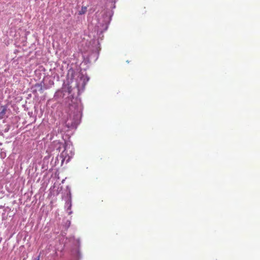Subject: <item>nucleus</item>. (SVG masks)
Listing matches in <instances>:
<instances>
[{"label": "nucleus", "mask_w": 260, "mask_h": 260, "mask_svg": "<svg viewBox=\"0 0 260 260\" xmlns=\"http://www.w3.org/2000/svg\"><path fill=\"white\" fill-rule=\"evenodd\" d=\"M57 145H58V146L56 148L57 150L60 151L62 147H63L64 149L60 155H58L56 157L54 162L52 159L51 164L52 165V167L58 166L59 164V161H60V166L63 165L65 161L66 164L68 163L75 154L74 148L71 141H65L63 143L58 142Z\"/></svg>", "instance_id": "obj_2"}, {"label": "nucleus", "mask_w": 260, "mask_h": 260, "mask_svg": "<svg viewBox=\"0 0 260 260\" xmlns=\"http://www.w3.org/2000/svg\"><path fill=\"white\" fill-rule=\"evenodd\" d=\"M41 254V253L40 252L37 256H36L35 257H33L32 260H40Z\"/></svg>", "instance_id": "obj_18"}, {"label": "nucleus", "mask_w": 260, "mask_h": 260, "mask_svg": "<svg viewBox=\"0 0 260 260\" xmlns=\"http://www.w3.org/2000/svg\"><path fill=\"white\" fill-rule=\"evenodd\" d=\"M15 45H16V47H19L20 46V45H16V43H15Z\"/></svg>", "instance_id": "obj_29"}, {"label": "nucleus", "mask_w": 260, "mask_h": 260, "mask_svg": "<svg viewBox=\"0 0 260 260\" xmlns=\"http://www.w3.org/2000/svg\"><path fill=\"white\" fill-rule=\"evenodd\" d=\"M15 45H16V47H19L20 46V45H16V43H15Z\"/></svg>", "instance_id": "obj_26"}, {"label": "nucleus", "mask_w": 260, "mask_h": 260, "mask_svg": "<svg viewBox=\"0 0 260 260\" xmlns=\"http://www.w3.org/2000/svg\"><path fill=\"white\" fill-rule=\"evenodd\" d=\"M85 68L74 70L70 68L67 75V84L63 82L60 89L54 95L55 99H63L66 106L65 112L62 116V122L68 129H75L81 121L83 106L80 94L84 91L85 87L90 79Z\"/></svg>", "instance_id": "obj_1"}, {"label": "nucleus", "mask_w": 260, "mask_h": 260, "mask_svg": "<svg viewBox=\"0 0 260 260\" xmlns=\"http://www.w3.org/2000/svg\"><path fill=\"white\" fill-rule=\"evenodd\" d=\"M113 14V11H107L102 15V17L99 19L95 29L97 35H99V37H101V35H102V34L107 30Z\"/></svg>", "instance_id": "obj_3"}, {"label": "nucleus", "mask_w": 260, "mask_h": 260, "mask_svg": "<svg viewBox=\"0 0 260 260\" xmlns=\"http://www.w3.org/2000/svg\"><path fill=\"white\" fill-rule=\"evenodd\" d=\"M11 209L9 207H7L4 208L3 210V212L2 214V220H6L8 217H13L14 215V214L13 215H9V213L11 211Z\"/></svg>", "instance_id": "obj_10"}, {"label": "nucleus", "mask_w": 260, "mask_h": 260, "mask_svg": "<svg viewBox=\"0 0 260 260\" xmlns=\"http://www.w3.org/2000/svg\"><path fill=\"white\" fill-rule=\"evenodd\" d=\"M50 158V155H47L44 157L43 162L46 163L47 164H48L49 162V159Z\"/></svg>", "instance_id": "obj_17"}, {"label": "nucleus", "mask_w": 260, "mask_h": 260, "mask_svg": "<svg viewBox=\"0 0 260 260\" xmlns=\"http://www.w3.org/2000/svg\"><path fill=\"white\" fill-rule=\"evenodd\" d=\"M29 34V31H26L25 32L24 35L25 36L24 37L22 38V43H23V46H25V44H24L25 42L26 41V36Z\"/></svg>", "instance_id": "obj_14"}, {"label": "nucleus", "mask_w": 260, "mask_h": 260, "mask_svg": "<svg viewBox=\"0 0 260 260\" xmlns=\"http://www.w3.org/2000/svg\"><path fill=\"white\" fill-rule=\"evenodd\" d=\"M9 130V126H7V127L4 130V132L5 133L8 132Z\"/></svg>", "instance_id": "obj_21"}, {"label": "nucleus", "mask_w": 260, "mask_h": 260, "mask_svg": "<svg viewBox=\"0 0 260 260\" xmlns=\"http://www.w3.org/2000/svg\"><path fill=\"white\" fill-rule=\"evenodd\" d=\"M100 50V43L99 41H97L94 49L90 51L82 53L83 61L81 64L87 65L91 62H95L99 58Z\"/></svg>", "instance_id": "obj_4"}, {"label": "nucleus", "mask_w": 260, "mask_h": 260, "mask_svg": "<svg viewBox=\"0 0 260 260\" xmlns=\"http://www.w3.org/2000/svg\"><path fill=\"white\" fill-rule=\"evenodd\" d=\"M19 52V50H17V49H15L14 51V54H16L17 53H18Z\"/></svg>", "instance_id": "obj_22"}, {"label": "nucleus", "mask_w": 260, "mask_h": 260, "mask_svg": "<svg viewBox=\"0 0 260 260\" xmlns=\"http://www.w3.org/2000/svg\"><path fill=\"white\" fill-rule=\"evenodd\" d=\"M30 89L32 93L34 94H37L38 91L40 93H42L46 90L42 81L40 83H37L32 85Z\"/></svg>", "instance_id": "obj_8"}, {"label": "nucleus", "mask_w": 260, "mask_h": 260, "mask_svg": "<svg viewBox=\"0 0 260 260\" xmlns=\"http://www.w3.org/2000/svg\"><path fill=\"white\" fill-rule=\"evenodd\" d=\"M13 60V62H15V61H17V59H15V57H14L12 59Z\"/></svg>", "instance_id": "obj_23"}, {"label": "nucleus", "mask_w": 260, "mask_h": 260, "mask_svg": "<svg viewBox=\"0 0 260 260\" xmlns=\"http://www.w3.org/2000/svg\"><path fill=\"white\" fill-rule=\"evenodd\" d=\"M15 45H16V47H19L20 46V45H16V43H15Z\"/></svg>", "instance_id": "obj_28"}, {"label": "nucleus", "mask_w": 260, "mask_h": 260, "mask_svg": "<svg viewBox=\"0 0 260 260\" xmlns=\"http://www.w3.org/2000/svg\"><path fill=\"white\" fill-rule=\"evenodd\" d=\"M61 182L63 183V182H64V180H62V181H61Z\"/></svg>", "instance_id": "obj_30"}, {"label": "nucleus", "mask_w": 260, "mask_h": 260, "mask_svg": "<svg viewBox=\"0 0 260 260\" xmlns=\"http://www.w3.org/2000/svg\"><path fill=\"white\" fill-rule=\"evenodd\" d=\"M42 169L43 170V171L47 170L48 169V164H47L45 162H43L42 165Z\"/></svg>", "instance_id": "obj_16"}, {"label": "nucleus", "mask_w": 260, "mask_h": 260, "mask_svg": "<svg viewBox=\"0 0 260 260\" xmlns=\"http://www.w3.org/2000/svg\"><path fill=\"white\" fill-rule=\"evenodd\" d=\"M2 144L0 142V145H2Z\"/></svg>", "instance_id": "obj_31"}, {"label": "nucleus", "mask_w": 260, "mask_h": 260, "mask_svg": "<svg viewBox=\"0 0 260 260\" xmlns=\"http://www.w3.org/2000/svg\"><path fill=\"white\" fill-rule=\"evenodd\" d=\"M116 0H115V1H114V4H112V6L111 7V8L114 9V8H115V7H116V6H115V3H116Z\"/></svg>", "instance_id": "obj_20"}, {"label": "nucleus", "mask_w": 260, "mask_h": 260, "mask_svg": "<svg viewBox=\"0 0 260 260\" xmlns=\"http://www.w3.org/2000/svg\"><path fill=\"white\" fill-rule=\"evenodd\" d=\"M61 198L65 201L64 208L69 215L73 213L71 210L72 206V193L71 188L69 185H67L64 189L61 192Z\"/></svg>", "instance_id": "obj_7"}, {"label": "nucleus", "mask_w": 260, "mask_h": 260, "mask_svg": "<svg viewBox=\"0 0 260 260\" xmlns=\"http://www.w3.org/2000/svg\"><path fill=\"white\" fill-rule=\"evenodd\" d=\"M60 121H61V123L62 124V125H63V129L66 132V133H67V134L66 135V137H67V138H65V139H63V140L64 141H70V139L71 135H73V131L76 130L77 129V128L75 129H68V128L66 127L65 124L62 122V117L61 118ZM63 139H64V138H63Z\"/></svg>", "instance_id": "obj_9"}, {"label": "nucleus", "mask_w": 260, "mask_h": 260, "mask_svg": "<svg viewBox=\"0 0 260 260\" xmlns=\"http://www.w3.org/2000/svg\"><path fill=\"white\" fill-rule=\"evenodd\" d=\"M28 115L30 117H33V112H32V111L28 112Z\"/></svg>", "instance_id": "obj_19"}, {"label": "nucleus", "mask_w": 260, "mask_h": 260, "mask_svg": "<svg viewBox=\"0 0 260 260\" xmlns=\"http://www.w3.org/2000/svg\"><path fill=\"white\" fill-rule=\"evenodd\" d=\"M8 109V105H3L0 107V119L4 118Z\"/></svg>", "instance_id": "obj_11"}, {"label": "nucleus", "mask_w": 260, "mask_h": 260, "mask_svg": "<svg viewBox=\"0 0 260 260\" xmlns=\"http://www.w3.org/2000/svg\"><path fill=\"white\" fill-rule=\"evenodd\" d=\"M98 39L97 40H94V39H93L92 40V44H94L95 46H96V41H99V39H101V40L103 39V38L104 37L103 33L102 34V35H101V37H99V35H98Z\"/></svg>", "instance_id": "obj_15"}, {"label": "nucleus", "mask_w": 260, "mask_h": 260, "mask_svg": "<svg viewBox=\"0 0 260 260\" xmlns=\"http://www.w3.org/2000/svg\"><path fill=\"white\" fill-rule=\"evenodd\" d=\"M72 241V245L71 248V255L72 260H80L82 258V254L80 251L81 242L79 238L75 239L74 236L69 240Z\"/></svg>", "instance_id": "obj_6"}, {"label": "nucleus", "mask_w": 260, "mask_h": 260, "mask_svg": "<svg viewBox=\"0 0 260 260\" xmlns=\"http://www.w3.org/2000/svg\"><path fill=\"white\" fill-rule=\"evenodd\" d=\"M56 80L57 81L59 80V76L56 72V69L53 68L50 69L49 73H47L45 75L42 82L43 83L45 89L47 90L51 88L54 84V80Z\"/></svg>", "instance_id": "obj_5"}, {"label": "nucleus", "mask_w": 260, "mask_h": 260, "mask_svg": "<svg viewBox=\"0 0 260 260\" xmlns=\"http://www.w3.org/2000/svg\"><path fill=\"white\" fill-rule=\"evenodd\" d=\"M15 45H16V47H19L20 46V45H16V43H15Z\"/></svg>", "instance_id": "obj_27"}, {"label": "nucleus", "mask_w": 260, "mask_h": 260, "mask_svg": "<svg viewBox=\"0 0 260 260\" xmlns=\"http://www.w3.org/2000/svg\"><path fill=\"white\" fill-rule=\"evenodd\" d=\"M87 11V7L86 6H82L81 7V10L79 11L78 14L79 15H83Z\"/></svg>", "instance_id": "obj_12"}, {"label": "nucleus", "mask_w": 260, "mask_h": 260, "mask_svg": "<svg viewBox=\"0 0 260 260\" xmlns=\"http://www.w3.org/2000/svg\"><path fill=\"white\" fill-rule=\"evenodd\" d=\"M60 191V190H59V191L57 190V194H56L57 195H58Z\"/></svg>", "instance_id": "obj_24"}, {"label": "nucleus", "mask_w": 260, "mask_h": 260, "mask_svg": "<svg viewBox=\"0 0 260 260\" xmlns=\"http://www.w3.org/2000/svg\"><path fill=\"white\" fill-rule=\"evenodd\" d=\"M15 45H16V47H19L20 46V45H16V43H15Z\"/></svg>", "instance_id": "obj_25"}, {"label": "nucleus", "mask_w": 260, "mask_h": 260, "mask_svg": "<svg viewBox=\"0 0 260 260\" xmlns=\"http://www.w3.org/2000/svg\"><path fill=\"white\" fill-rule=\"evenodd\" d=\"M71 220H67L66 221V222H65L64 224V230L66 231H67L68 229L69 228V227L71 225Z\"/></svg>", "instance_id": "obj_13"}]
</instances>
